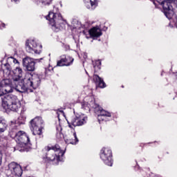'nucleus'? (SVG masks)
I'll return each instance as SVG.
<instances>
[{
	"label": "nucleus",
	"instance_id": "1",
	"mask_svg": "<svg viewBox=\"0 0 177 177\" xmlns=\"http://www.w3.org/2000/svg\"><path fill=\"white\" fill-rule=\"evenodd\" d=\"M14 77L12 80L10 79H3L0 82V96L1 97V111L3 113H17L19 109L21 107V102L17 98V96L13 94H8L12 92V88L8 91L7 88L13 87V84H15V91L21 93L22 96L32 93L34 90L38 89L42 81L48 80V77H50L53 74V67L49 65L45 68L44 73H33L30 75L29 78L23 77V69L19 66H17L12 71Z\"/></svg>",
	"mask_w": 177,
	"mask_h": 177
},
{
	"label": "nucleus",
	"instance_id": "2",
	"mask_svg": "<svg viewBox=\"0 0 177 177\" xmlns=\"http://www.w3.org/2000/svg\"><path fill=\"white\" fill-rule=\"evenodd\" d=\"M46 19L48 20L52 27L51 28L55 32H59L60 30L66 28V20L63 19L62 14L59 12V8L56 7V6H53V11L48 12Z\"/></svg>",
	"mask_w": 177,
	"mask_h": 177
},
{
	"label": "nucleus",
	"instance_id": "3",
	"mask_svg": "<svg viewBox=\"0 0 177 177\" xmlns=\"http://www.w3.org/2000/svg\"><path fill=\"white\" fill-rule=\"evenodd\" d=\"M43 151L46 153V156L43 157V159L46 162H50L52 161L54 164H58L59 162L63 161V157L66 153V148L62 150L59 145L56 144L55 146L44 147Z\"/></svg>",
	"mask_w": 177,
	"mask_h": 177
},
{
	"label": "nucleus",
	"instance_id": "4",
	"mask_svg": "<svg viewBox=\"0 0 177 177\" xmlns=\"http://www.w3.org/2000/svg\"><path fill=\"white\" fill-rule=\"evenodd\" d=\"M29 128L32 133H44L45 132V122L41 118L36 117L30 121Z\"/></svg>",
	"mask_w": 177,
	"mask_h": 177
},
{
	"label": "nucleus",
	"instance_id": "5",
	"mask_svg": "<svg viewBox=\"0 0 177 177\" xmlns=\"http://www.w3.org/2000/svg\"><path fill=\"white\" fill-rule=\"evenodd\" d=\"M8 169L6 170L7 176L10 177H20L23 175V169L19 164L12 162L8 166Z\"/></svg>",
	"mask_w": 177,
	"mask_h": 177
},
{
	"label": "nucleus",
	"instance_id": "6",
	"mask_svg": "<svg viewBox=\"0 0 177 177\" xmlns=\"http://www.w3.org/2000/svg\"><path fill=\"white\" fill-rule=\"evenodd\" d=\"M100 157L109 167L113 166V151L109 147H103L100 152Z\"/></svg>",
	"mask_w": 177,
	"mask_h": 177
},
{
	"label": "nucleus",
	"instance_id": "7",
	"mask_svg": "<svg viewBox=\"0 0 177 177\" xmlns=\"http://www.w3.org/2000/svg\"><path fill=\"white\" fill-rule=\"evenodd\" d=\"M95 111H100V113L97 115V120L100 122H102V121H107V117H112V118L115 119L118 118V113H110L102 108V106H99L95 105Z\"/></svg>",
	"mask_w": 177,
	"mask_h": 177
},
{
	"label": "nucleus",
	"instance_id": "8",
	"mask_svg": "<svg viewBox=\"0 0 177 177\" xmlns=\"http://www.w3.org/2000/svg\"><path fill=\"white\" fill-rule=\"evenodd\" d=\"M11 138H14L15 140L20 147H26V146H31L30 137L26 133H12Z\"/></svg>",
	"mask_w": 177,
	"mask_h": 177
},
{
	"label": "nucleus",
	"instance_id": "9",
	"mask_svg": "<svg viewBox=\"0 0 177 177\" xmlns=\"http://www.w3.org/2000/svg\"><path fill=\"white\" fill-rule=\"evenodd\" d=\"M41 60H44V58L34 59L26 56L22 59V66L26 68V70H27V71H35V63H39L41 62Z\"/></svg>",
	"mask_w": 177,
	"mask_h": 177
},
{
	"label": "nucleus",
	"instance_id": "10",
	"mask_svg": "<svg viewBox=\"0 0 177 177\" xmlns=\"http://www.w3.org/2000/svg\"><path fill=\"white\" fill-rule=\"evenodd\" d=\"M26 50L28 53H35V55H39L41 53V50L38 51L37 48L39 46V48H42V45L37 43L35 39H27L26 41Z\"/></svg>",
	"mask_w": 177,
	"mask_h": 177
},
{
	"label": "nucleus",
	"instance_id": "11",
	"mask_svg": "<svg viewBox=\"0 0 177 177\" xmlns=\"http://www.w3.org/2000/svg\"><path fill=\"white\" fill-rule=\"evenodd\" d=\"M26 124V118L20 116L18 118V125L16 123H12L9 126L8 133H26V132L20 130V125Z\"/></svg>",
	"mask_w": 177,
	"mask_h": 177
},
{
	"label": "nucleus",
	"instance_id": "12",
	"mask_svg": "<svg viewBox=\"0 0 177 177\" xmlns=\"http://www.w3.org/2000/svg\"><path fill=\"white\" fill-rule=\"evenodd\" d=\"M95 106H98V107H100V105H99L98 104H96L95 101H91L90 104L87 102H82V109L83 110H85L86 113H91V109H93L94 113L95 114H97V115H99L100 111H96Z\"/></svg>",
	"mask_w": 177,
	"mask_h": 177
},
{
	"label": "nucleus",
	"instance_id": "13",
	"mask_svg": "<svg viewBox=\"0 0 177 177\" xmlns=\"http://www.w3.org/2000/svg\"><path fill=\"white\" fill-rule=\"evenodd\" d=\"M88 34L92 39H97L99 37H101V35H103L102 29H100L99 26H95L90 29L88 30Z\"/></svg>",
	"mask_w": 177,
	"mask_h": 177
},
{
	"label": "nucleus",
	"instance_id": "14",
	"mask_svg": "<svg viewBox=\"0 0 177 177\" xmlns=\"http://www.w3.org/2000/svg\"><path fill=\"white\" fill-rule=\"evenodd\" d=\"M93 81L96 85L97 88H100L101 89H104L107 85H106V82L103 78L100 77L99 75H93Z\"/></svg>",
	"mask_w": 177,
	"mask_h": 177
},
{
	"label": "nucleus",
	"instance_id": "15",
	"mask_svg": "<svg viewBox=\"0 0 177 177\" xmlns=\"http://www.w3.org/2000/svg\"><path fill=\"white\" fill-rule=\"evenodd\" d=\"M74 62V59H71L70 62L67 63V58H62L57 62V67H64L66 66V67H68V66H71L73 64V62Z\"/></svg>",
	"mask_w": 177,
	"mask_h": 177
},
{
	"label": "nucleus",
	"instance_id": "16",
	"mask_svg": "<svg viewBox=\"0 0 177 177\" xmlns=\"http://www.w3.org/2000/svg\"><path fill=\"white\" fill-rule=\"evenodd\" d=\"M94 73H99L102 70V59H93L91 61Z\"/></svg>",
	"mask_w": 177,
	"mask_h": 177
},
{
	"label": "nucleus",
	"instance_id": "17",
	"mask_svg": "<svg viewBox=\"0 0 177 177\" xmlns=\"http://www.w3.org/2000/svg\"><path fill=\"white\" fill-rule=\"evenodd\" d=\"M65 142L66 143H68V145H77L79 142L78 138H77V134H71L69 138L65 140Z\"/></svg>",
	"mask_w": 177,
	"mask_h": 177
},
{
	"label": "nucleus",
	"instance_id": "18",
	"mask_svg": "<svg viewBox=\"0 0 177 177\" xmlns=\"http://www.w3.org/2000/svg\"><path fill=\"white\" fill-rule=\"evenodd\" d=\"M36 5H42V6H49L53 0H32Z\"/></svg>",
	"mask_w": 177,
	"mask_h": 177
},
{
	"label": "nucleus",
	"instance_id": "19",
	"mask_svg": "<svg viewBox=\"0 0 177 177\" xmlns=\"http://www.w3.org/2000/svg\"><path fill=\"white\" fill-rule=\"evenodd\" d=\"M80 116H72L70 120H67L66 121L68 122V125L69 127V128H73V127H76L77 122L78 121V118ZM73 125V126H71Z\"/></svg>",
	"mask_w": 177,
	"mask_h": 177
},
{
	"label": "nucleus",
	"instance_id": "20",
	"mask_svg": "<svg viewBox=\"0 0 177 177\" xmlns=\"http://www.w3.org/2000/svg\"><path fill=\"white\" fill-rule=\"evenodd\" d=\"M7 128L8 124H6V120L2 118H0V133L5 132Z\"/></svg>",
	"mask_w": 177,
	"mask_h": 177
},
{
	"label": "nucleus",
	"instance_id": "21",
	"mask_svg": "<svg viewBox=\"0 0 177 177\" xmlns=\"http://www.w3.org/2000/svg\"><path fill=\"white\" fill-rule=\"evenodd\" d=\"M89 1H90L91 6H88V4H86V6L87 9H91V10L96 9L98 5V1L97 0H89Z\"/></svg>",
	"mask_w": 177,
	"mask_h": 177
},
{
	"label": "nucleus",
	"instance_id": "22",
	"mask_svg": "<svg viewBox=\"0 0 177 177\" xmlns=\"http://www.w3.org/2000/svg\"><path fill=\"white\" fill-rule=\"evenodd\" d=\"M86 120H88L87 117L81 118V116H79L77 122L75 124L76 127H81L82 125H84V124H86Z\"/></svg>",
	"mask_w": 177,
	"mask_h": 177
},
{
	"label": "nucleus",
	"instance_id": "23",
	"mask_svg": "<svg viewBox=\"0 0 177 177\" xmlns=\"http://www.w3.org/2000/svg\"><path fill=\"white\" fill-rule=\"evenodd\" d=\"M4 67L6 68V70L8 71V74H12V66H10V64L9 63H6L4 64Z\"/></svg>",
	"mask_w": 177,
	"mask_h": 177
},
{
	"label": "nucleus",
	"instance_id": "24",
	"mask_svg": "<svg viewBox=\"0 0 177 177\" xmlns=\"http://www.w3.org/2000/svg\"><path fill=\"white\" fill-rule=\"evenodd\" d=\"M55 111H57L58 120H59V121H60V118H59V113H62V114H63V115H64V111L62 110L61 109H58L55 110Z\"/></svg>",
	"mask_w": 177,
	"mask_h": 177
},
{
	"label": "nucleus",
	"instance_id": "25",
	"mask_svg": "<svg viewBox=\"0 0 177 177\" xmlns=\"http://www.w3.org/2000/svg\"><path fill=\"white\" fill-rule=\"evenodd\" d=\"M62 126L58 125L56 127V131H57V133H62Z\"/></svg>",
	"mask_w": 177,
	"mask_h": 177
},
{
	"label": "nucleus",
	"instance_id": "26",
	"mask_svg": "<svg viewBox=\"0 0 177 177\" xmlns=\"http://www.w3.org/2000/svg\"><path fill=\"white\" fill-rule=\"evenodd\" d=\"M10 59L13 62V63H15V64H19V60L16 59L13 57H11Z\"/></svg>",
	"mask_w": 177,
	"mask_h": 177
},
{
	"label": "nucleus",
	"instance_id": "27",
	"mask_svg": "<svg viewBox=\"0 0 177 177\" xmlns=\"http://www.w3.org/2000/svg\"><path fill=\"white\" fill-rule=\"evenodd\" d=\"M64 48L65 50H70V45H68V44H65L64 46Z\"/></svg>",
	"mask_w": 177,
	"mask_h": 177
},
{
	"label": "nucleus",
	"instance_id": "28",
	"mask_svg": "<svg viewBox=\"0 0 177 177\" xmlns=\"http://www.w3.org/2000/svg\"><path fill=\"white\" fill-rule=\"evenodd\" d=\"M151 2H153V5L155 6V8L157 9L158 8V5L157 4V3H156V0H150Z\"/></svg>",
	"mask_w": 177,
	"mask_h": 177
},
{
	"label": "nucleus",
	"instance_id": "29",
	"mask_svg": "<svg viewBox=\"0 0 177 177\" xmlns=\"http://www.w3.org/2000/svg\"><path fill=\"white\" fill-rule=\"evenodd\" d=\"M2 157H3V155L2 154V151H0V165H2Z\"/></svg>",
	"mask_w": 177,
	"mask_h": 177
},
{
	"label": "nucleus",
	"instance_id": "30",
	"mask_svg": "<svg viewBox=\"0 0 177 177\" xmlns=\"http://www.w3.org/2000/svg\"><path fill=\"white\" fill-rule=\"evenodd\" d=\"M6 27V24H5V23L1 24V25L0 26V28H5Z\"/></svg>",
	"mask_w": 177,
	"mask_h": 177
},
{
	"label": "nucleus",
	"instance_id": "31",
	"mask_svg": "<svg viewBox=\"0 0 177 177\" xmlns=\"http://www.w3.org/2000/svg\"><path fill=\"white\" fill-rule=\"evenodd\" d=\"M109 28H107V26H104L102 28V31H107Z\"/></svg>",
	"mask_w": 177,
	"mask_h": 177
},
{
	"label": "nucleus",
	"instance_id": "32",
	"mask_svg": "<svg viewBox=\"0 0 177 177\" xmlns=\"http://www.w3.org/2000/svg\"><path fill=\"white\" fill-rule=\"evenodd\" d=\"M41 136H44L42 133H37V138H41Z\"/></svg>",
	"mask_w": 177,
	"mask_h": 177
},
{
	"label": "nucleus",
	"instance_id": "33",
	"mask_svg": "<svg viewBox=\"0 0 177 177\" xmlns=\"http://www.w3.org/2000/svg\"><path fill=\"white\" fill-rule=\"evenodd\" d=\"M59 5H60L61 8L63 7V4L62 3V1H59Z\"/></svg>",
	"mask_w": 177,
	"mask_h": 177
},
{
	"label": "nucleus",
	"instance_id": "34",
	"mask_svg": "<svg viewBox=\"0 0 177 177\" xmlns=\"http://www.w3.org/2000/svg\"><path fill=\"white\" fill-rule=\"evenodd\" d=\"M12 1V2H17V1H19V0H11Z\"/></svg>",
	"mask_w": 177,
	"mask_h": 177
},
{
	"label": "nucleus",
	"instance_id": "35",
	"mask_svg": "<svg viewBox=\"0 0 177 177\" xmlns=\"http://www.w3.org/2000/svg\"><path fill=\"white\" fill-rule=\"evenodd\" d=\"M86 71V74H87V75H88L89 74L88 73V72L86 71V70H85Z\"/></svg>",
	"mask_w": 177,
	"mask_h": 177
},
{
	"label": "nucleus",
	"instance_id": "36",
	"mask_svg": "<svg viewBox=\"0 0 177 177\" xmlns=\"http://www.w3.org/2000/svg\"><path fill=\"white\" fill-rule=\"evenodd\" d=\"M122 88H124V86H123V85L122 86Z\"/></svg>",
	"mask_w": 177,
	"mask_h": 177
},
{
	"label": "nucleus",
	"instance_id": "37",
	"mask_svg": "<svg viewBox=\"0 0 177 177\" xmlns=\"http://www.w3.org/2000/svg\"><path fill=\"white\" fill-rule=\"evenodd\" d=\"M161 75H162V72L161 73Z\"/></svg>",
	"mask_w": 177,
	"mask_h": 177
},
{
	"label": "nucleus",
	"instance_id": "38",
	"mask_svg": "<svg viewBox=\"0 0 177 177\" xmlns=\"http://www.w3.org/2000/svg\"><path fill=\"white\" fill-rule=\"evenodd\" d=\"M98 41H100V39H98Z\"/></svg>",
	"mask_w": 177,
	"mask_h": 177
}]
</instances>
